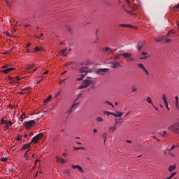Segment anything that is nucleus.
Returning <instances> with one entry per match:
<instances>
[{
    "label": "nucleus",
    "mask_w": 179,
    "mask_h": 179,
    "mask_svg": "<svg viewBox=\"0 0 179 179\" xmlns=\"http://www.w3.org/2000/svg\"><path fill=\"white\" fill-rule=\"evenodd\" d=\"M105 51H106L107 52H113V50L111 49H110L109 48H106Z\"/></svg>",
    "instance_id": "38"
},
{
    "label": "nucleus",
    "mask_w": 179,
    "mask_h": 179,
    "mask_svg": "<svg viewBox=\"0 0 179 179\" xmlns=\"http://www.w3.org/2000/svg\"><path fill=\"white\" fill-rule=\"evenodd\" d=\"M137 48L138 50V51H141V50H142V48H143V45H137Z\"/></svg>",
    "instance_id": "28"
},
{
    "label": "nucleus",
    "mask_w": 179,
    "mask_h": 179,
    "mask_svg": "<svg viewBox=\"0 0 179 179\" xmlns=\"http://www.w3.org/2000/svg\"><path fill=\"white\" fill-rule=\"evenodd\" d=\"M176 148H178V145H172L171 147V148L169 150H168L169 155H171V151L174 150V149H176Z\"/></svg>",
    "instance_id": "12"
},
{
    "label": "nucleus",
    "mask_w": 179,
    "mask_h": 179,
    "mask_svg": "<svg viewBox=\"0 0 179 179\" xmlns=\"http://www.w3.org/2000/svg\"><path fill=\"white\" fill-rule=\"evenodd\" d=\"M171 39H166L165 41V43H171Z\"/></svg>",
    "instance_id": "57"
},
{
    "label": "nucleus",
    "mask_w": 179,
    "mask_h": 179,
    "mask_svg": "<svg viewBox=\"0 0 179 179\" xmlns=\"http://www.w3.org/2000/svg\"><path fill=\"white\" fill-rule=\"evenodd\" d=\"M37 51H40V48H38V47L35 48L34 52H37Z\"/></svg>",
    "instance_id": "46"
},
{
    "label": "nucleus",
    "mask_w": 179,
    "mask_h": 179,
    "mask_svg": "<svg viewBox=\"0 0 179 179\" xmlns=\"http://www.w3.org/2000/svg\"><path fill=\"white\" fill-rule=\"evenodd\" d=\"M121 51L117 52V55H114V53L113 54V61L115 62L116 59H120V56L121 55L122 53Z\"/></svg>",
    "instance_id": "10"
},
{
    "label": "nucleus",
    "mask_w": 179,
    "mask_h": 179,
    "mask_svg": "<svg viewBox=\"0 0 179 179\" xmlns=\"http://www.w3.org/2000/svg\"><path fill=\"white\" fill-rule=\"evenodd\" d=\"M78 101V99H76L74 101H73V104H72V106H71V108H76V107H78V106H79V102H77Z\"/></svg>",
    "instance_id": "11"
},
{
    "label": "nucleus",
    "mask_w": 179,
    "mask_h": 179,
    "mask_svg": "<svg viewBox=\"0 0 179 179\" xmlns=\"http://www.w3.org/2000/svg\"><path fill=\"white\" fill-rule=\"evenodd\" d=\"M16 80H17V82H19V80H20V77H16Z\"/></svg>",
    "instance_id": "63"
},
{
    "label": "nucleus",
    "mask_w": 179,
    "mask_h": 179,
    "mask_svg": "<svg viewBox=\"0 0 179 179\" xmlns=\"http://www.w3.org/2000/svg\"><path fill=\"white\" fill-rule=\"evenodd\" d=\"M1 162H8V158L6 157H3L1 159Z\"/></svg>",
    "instance_id": "31"
},
{
    "label": "nucleus",
    "mask_w": 179,
    "mask_h": 179,
    "mask_svg": "<svg viewBox=\"0 0 179 179\" xmlns=\"http://www.w3.org/2000/svg\"><path fill=\"white\" fill-rule=\"evenodd\" d=\"M164 40H166V36L155 38V41H157V43H160V41H164Z\"/></svg>",
    "instance_id": "14"
},
{
    "label": "nucleus",
    "mask_w": 179,
    "mask_h": 179,
    "mask_svg": "<svg viewBox=\"0 0 179 179\" xmlns=\"http://www.w3.org/2000/svg\"><path fill=\"white\" fill-rule=\"evenodd\" d=\"M106 104H108V106H111V107H113V108H114V105H113V103H111V102H108V101H106L105 102Z\"/></svg>",
    "instance_id": "37"
},
{
    "label": "nucleus",
    "mask_w": 179,
    "mask_h": 179,
    "mask_svg": "<svg viewBox=\"0 0 179 179\" xmlns=\"http://www.w3.org/2000/svg\"><path fill=\"white\" fill-rule=\"evenodd\" d=\"M6 124L12 125V121L9 120V121L6 122Z\"/></svg>",
    "instance_id": "44"
},
{
    "label": "nucleus",
    "mask_w": 179,
    "mask_h": 179,
    "mask_svg": "<svg viewBox=\"0 0 179 179\" xmlns=\"http://www.w3.org/2000/svg\"><path fill=\"white\" fill-rule=\"evenodd\" d=\"M80 72L81 73H89V72H90V70H89L87 67H82L81 69H80Z\"/></svg>",
    "instance_id": "8"
},
{
    "label": "nucleus",
    "mask_w": 179,
    "mask_h": 179,
    "mask_svg": "<svg viewBox=\"0 0 179 179\" xmlns=\"http://www.w3.org/2000/svg\"><path fill=\"white\" fill-rule=\"evenodd\" d=\"M72 111H73V108H71V110H69V114L70 115V114H72Z\"/></svg>",
    "instance_id": "49"
},
{
    "label": "nucleus",
    "mask_w": 179,
    "mask_h": 179,
    "mask_svg": "<svg viewBox=\"0 0 179 179\" xmlns=\"http://www.w3.org/2000/svg\"><path fill=\"white\" fill-rule=\"evenodd\" d=\"M82 96H83V94H82V93L79 94L78 95V96H77V99H80V97H82Z\"/></svg>",
    "instance_id": "52"
},
{
    "label": "nucleus",
    "mask_w": 179,
    "mask_h": 179,
    "mask_svg": "<svg viewBox=\"0 0 179 179\" xmlns=\"http://www.w3.org/2000/svg\"><path fill=\"white\" fill-rule=\"evenodd\" d=\"M73 149H75V150H80V149L83 150L85 149V148H83V147H80V148L73 147Z\"/></svg>",
    "instance_id": "27"
},
{
    "label": "nucleus",
    "mask_w": 179,
    "mask_h": 179,
    "mask_svg": "<svg viewBox=\"0 0 179 179\" xmlns=\"http://www.w3.org/2000/svg\"><path fill=\"white\" fill-rule=\"evenodd\" d=\"M31 145V143H27V144H25L22 147V150H26V149H29V148H30V145Z\"/></svg>",
    "instance_id": "13"
},
{
    "label": "nucleus",
    "mask_w": 179,
    "mask_h": 179,
    "mask_svg": "<svg viewBox=\"0 0 179 179\" xmlns=\"http://www.w3.org/2000/svg\"><path fill=\"white\" fill-rule=\"evenodd\" d=\"M34 125H36L35 120H30L24 122V127H25L26 129H30Z\"/></svg>",
    "instance_id": "2"
},
{
    "label": "nucleus",
    "mask_w": 179,
    "mask_h": 179,
    "mask_svg": "<svg viewBox=\"0 0 179 179\" xmlns=\"http://www.w3.org/2000/svg\"><path fill=\"white\" fill-rule=\"evenodd\" d=\"M168 129L176 134H179V129L177 127L176 124H172L169 127Z\"/></svg>",
    "instance_id": "3"
},
{
    "label": "nucleus",
    "mask_w": 179,
    "mask_h": 179,
    "mask_svg": "<svg viewBox=\"0 0 179 179\" xmlns=\"http://www.w3.org/2000/svg\"><path fill=\"white\" fill-rule=\"evenodd\" d=\"M131 92H136V87H132Z\"/></svg>",
    "instance_id": "50"
},
{
    "label": "nucleus",
    "mask_w": 179,
    "mask_h": 179,
    "mask_svg": "<svg viewBox=\"0 0 179 179\" xmlns=\"http://www.w3.org/2000/svg\"><path fill=\"white\" fill-rule=\"evenodd\" d=\"M64 173L65 174H67V176H69V174H71V171H69V170L68 169L64 170Z\"/></svg>",
    "instance_id": "32"
},
{
    "label": "nucleus",
    "mask_w": 179,
    "mask_h": 179,
    "mask_svg": "<svg viewBox=\"0 0 179 179\" xmlns=\"http://www.w3.org/2000/svg\"><path fill=\"white\" fill-rule=\"evenodd\" d=\"M36 137L37 139H41L43 136V133H39L38 134H37L36 136H35Z\"/></svg>",
    "instance_id": "19"
},
{
    "label": "nucleus",
    "mask_w": 179,
    "mask_h": 179,
    "mask_svg": "<svg viewBox=\"0 0 179 179\" xmlns=\"http://www.w3.org/2000/svg\"><path fill=\"white\" fill-rule=\"evenodd\" d=\"M141 54L142 55H148V52H143Z\"/></svg>",
    "instance_id": "60"
},
{
    "label": "nucleus",
    "mask_w": 179,
    "mask_h": 179,
    "mask_svg": "<svg viewBox=\"0 0 179 179\" xmlns=\"http://www.w3.org/2000/svg\"><path fill=\"white\" fill-rule=\"evenodd\" d=\"M105 114H107V115H108V116H110V115H113V114H114V113H110V112H108V111H106V112H105Z\"/></svg>",
    "instance_id": "35"
},
{
    "label": "nucleus",
    "mask_w": 179,
    "mask_h": 179,
    "mask_svg": "<svg viewBox=\"0 0 179 179\" xmlns=\"http://www.w3.org/2000/svg\"><path fill=\"white\" fill-rule=\"evenodd\" d=\"M6 36H8V37L10 36V34L9 32H6Z\"/></svg>",
    "instance_id": "62"
},
{
    "label": "nucleus",
    "mask_w": 179,
    "mask_h": 179,
    "mask_svg": "<svg viewBox=\"0 0 179 179\" xmlns=\"http://www.w3.org/2000/svg\"><path fill=\"white\" fill-rule=\"evenodd\" d=\"M39 139L37 138V137L35 136L34 137H33L31 141L30 142V143H37V142H38Z\"/></svg>",
    "instance_id": "16"
},
{
    "label": "nucleus",
    "mask_w": 179,
    "mask_h": 179,
    "mask_svg": "<svg viewBox=\"0 0 179 179\" xmlns=\"http://www.w3.org/2000/svg\"><path fill=\"white\" fill-rule=\"evenodd\" d=\"M34 64H28L27 66V69H33V67L34 66Z\"/></svg>",
    "instance_id": "21"
},
{
    "label": "nucleus",
    "mask_w": 179,
    "mask_h": 179,
    "mask_svg": "<svg viewBox=\"0 0 179 179\" xmlns=\"http://www.w3.org/2000/svg\"><path fill=\"white\" fill-rule=\"evenodd\" d=\"M6 122L7 121L3 119H1V124H6Z\"/></svg>",
    "instance_id": "48"
},
{
    "label": "nucleus",
    "mask_w": 179,
    "mask_h": 179,
    "mask_svg": "<svg viewBox=\"0 0 179 179\" xmlns=\"http://www.w3.org/2000/svg\"><path fill=\"white\" fill-rule=\"evenodd\" d=\"M20 118H21L22 120H24V118H26V114L23 113V114L21 115Z\"/></svg>",
    "instance_id": "41"
},
{
    "label": "nucleus",
    "mask_w": 179,
    "mask_h": 179,
    "mask_svg": "<svg viewBox=\"0 0 179 179\" xmlns=\"http://www.w3.org/2000/svg\"><path fill=\"white\" fill-rule=\"evenodd\" d=\"M120 27H127V24H120Z\"/></svg>",
    "instance_id": "39"
},
{
    "label": "nucleus",
    "mask_w": 179,
    "mask_h": 179,
    "mask_svg": "<svg viewBox=\"0 0 179 179\" xmlns=\"http://www.w3.org/2000/svg\"><path fill=\"white\" fill-rule=\"evenodd\" d=\"M117 129V126H113V127H110V131L114 132Z\"/></svg>",
    "instance_id": "26"
},
{
    "label": "nucleus",
    "mask_w": 179,
    "mask_h": 179,
    "mask_svg": "<svg viewBox=\"0 0 179 179\" xmlns=\"http://www.w3.org/2000/svg\"><path fill=\"white\" fill-rule=\"evenodd\" d=\"M125 61H127V62H135V59L131 56L129 57V58L125 59Z\"/></svg>",
    "instance_id": "15"
},
{
    "label": "nucleus",
    "mask_w": 179,
    "mask_h": 179,
    "mask_svg": "<svg viewBox=\"0 0 179 179\" xmlns=\"http://www.w3.org/2000/svg\"><path fill=\"white\" fill-rule=\"evenodd\" d=\"M176 108H177L178 110H179L178 101H176Z\"/></svg>",
    "instance_id": "47"
},
{
    "label": "nucleus",
    "mask_w": 179,
    "mask_h": 179,
    "mask_svg": "<svg viewBox=\"0 0 179 179\" xmlns=\"http://www.w3.org/2000/svg\"><path fill=\"white\" fill-rule=\"evenodd\" d=\"M166 107H168L169 106V103L167 102V101L166 102H164Z\"/></svg>",
    "instance_id": "61"
},
{
    "label": "nucleus",
    "mask_w": 179,
    "mask_h": 179,
    "mask_svg": "<svg viewBox=\"0 0 179 179\" xmlns=\"http://www.w3.org/2000/svg\"><path fill=\"white\" fill-rule=\"evenodd\" d=\"M12 71H15V68L11 67V68H8L6 69L5 70H1L0 72H1V73H9V72H12Z\"/></svg>",
    "instance_id": "7"
},
{
    "label": "nucleus",
    "mask_w": 179,
    "mask_h": 179,
    "mask_svg": "<svg viewBox=\"0 0 179 179\" xmlns=\"http://www.w3.org/2000/svg\"><path fill=\"white\" fill-rule=\"evenodd\" d=\"M122 57H124L125 59H127L131 55H132L131 53H128V52H123L120 55Z\"/></svg>",
    "instance_id": "9"
},
{
    "label": "nucleus",
    "mask_w": 179,
    "mask_h": 179,
    "mask_svg": "<svg viewBox=\"0 0 179 179\" xmlns=\"http://www.w3.org/2000/svg\"><path fill=\"white\" fill-rule=\"evenodd\" d=\"M96 89V87L94 85H92L90 87L89 90H94Z\"/></svg>",
    "instance_id": "42"
},
{
    "label": "nucleus",
    "mask_w": 179,
    "mask_h": 179,
    "mask_svg": "<svg viewBox=\"0 0 179 179\" xmlns=\"http://www.w3.org/2000/svg\"><path fill=\"white\" fill-rule=\"evenodd\" d=\"M71 167H72V169H78V167H79V165H72L71 166Z\"/></svg>",
    "instance_id": "43"
},
{
    "label": "nucleus",
    "mask_w": 179,
    "mask_h": 179,
    "mask_svg": "<svg viewBox=\"0 0 179 179\" xmlns=\"http://www.w3.org/2000/svg\"><path fill=\"white\" fill-rule=\"evenodd\" d=\"M176 165L170 166L169 168V171H170V173H171V171H174V170H176Z\"/></svg>",
    "instance_id": "17"
},
{
    "label": "nucleus",
    "mask_w": 179,
    "mask_h": 179,
    "mask_svg": "<svg viewBox=\"0 0 179 179\" xmlns=\"http://www.w3.org/2000/svg\"><path fill=\"white\" fill-rule=\"evenodd\" d=\"M59 94H61V91H59L56 95H55V98L57 99L58 97V96H59Z\"/></svg>",
    "instance_id": "53"
},
{
    "label": "nucleus",
    "mask_w": 179,
    "mask_h": 179,
    "mask_svg": "<svg viewBox=\"0 0 179 179\" xmlns=\"http://www.w3.org/2000/svg\"><path fill=\"white\" fill-rule=\"evenodd\" d=\"M162 99H163L164 103L167 101V99L166 98V95H164V94H163V95H162Z\"/></svg>",
    "instance_id": "29"
},
{
    "label": "nucleus",
    "mask_w": 179,
    "mask_h": 179,
    "mask_svg": "<svg viewBox=\"0 0 179 179\" xmlns=\"http://www.w3.org/2000/svg\"><path fill=\"white\" fill-rule=\"evenodd\" d=\"M1 68H3V69H6L8 68V65H4L1 66Z\"/></svg>",
    "instance_id": "56"
},
{
    "label": "nucleus",
    "mask_w": 179,
    "mask_h": 179,
    "mask_svg": "<svg viewBox=\"0 0 179 179\" xmlns=\"http://www.w3.org/2000/svg\"><path fill=\"white\" fill-rule=\"evenodd\" d=\"M103 139L106 141V139H107V134H103Z\"/></svg>",
    "instance_id": "45"
},
{
    "label": "nucleus",
    "mask_w": 179,
    "mask_h": 179,
    "mask_svg": "<svg viewBox=\"0 0 179 179\" xmlns=\"http://www.w3.org/2000/svg\"><path fill=\"white\" fill-rule=\"evenodd\" d=\"M90 79H96L94 77H87L86 80H84L83 83L79 87V89H86L89 87L90 85H93V80Z\"/></svg>",
    "instance_id": "1"
},
{
    "label": "nucleus",
    "mask_w": 179,
    "mask_h": 179,
    "mask_svg": "<svg viewBox=\"0 0 179 179\" xmlns=\"http://www.w3.org/2000/svg\"><path fill=\"white\" fill-rule=\"evenodd\" d=\"M114 117H122V113L118 112L117 113H113Z\"/></svg>",
    "instance_id": "18"
},
{
    "label": "nucleus",
    "mask_w": 179,
    "mask_h": 179,
    "mask_svg": "<svg viewBox=\"0 0 179 179\" xmlns=\"http://www.w3.org/2000/svg\"><path fill=\"white\" fill-rule=\"evenodd\" d=\"M173 33H174V32H173V31H170L168 33L167 36H173Z\"/></svg>",
    "instance_id": "40"
},
{
    "label": "nucleus",
    "mask_w": 179,
    "mask_h": 179,
    "mask_svg": "<svg viewBox=\"0 0 179 179\" xmlns=\"http://www.w3.org/2000/svg\"><path fill=\"white\" fill-rule=\"evenodd\" d=\"M96 121H97V122H103V120L101 117H97L96 119Z\"/></svg>",
    "instance_id": "30"
},
{
    "label": "nucleus",
    "mask_w": 179,
    "mask_h": 179,
    "mask_svg": "<svg viewBox=\"0 0 179 179\" xmlns=\"http://www.w3.org/2000/svg\"><path fill=\"white\" fill-rule=\"evenodd\" d=\"M84 78H85V75H82V76L80 78H78L77 80L80 82V80H83Z\"/></svg>",
    "instance_id": "34"
},
{
    "label": "nucleus",
    "mask_w": 179,
    "mask_h": 179,
    "mask_svg": "<svg viewBox=\"0 0 179 179\" xmlns=\"http://www.w3.org/2000/svg\"><path fill=\"white\" fill-rule=\"evenodd\" d=\"M107 71H108V69H101L98 70V72L99 73H100V72L106 73V72H107Z\"/></svg>",
    "instance_id": "22"
},
{
    "label": "nucleus",
    "mask_w": 179,
    "mask_h": 179,
    "mask_svg": "<svg viewBox=\"0 0 179 179\" xmlns=\"http://www.w3.org/2000/svg\"><path fill=\"white\" fill-rule=\"evenodd\" d=\"M78 169L79 170V171H81V173H84L83 169L82 167H80V166H79V165H78Z\"/></svg>",
    "instance_id": "36"
},
{
    "label": "nucleus",
    "mask_w": 179,
    "mask_h": 179,
    "mask_svg": "<svg viewBox=\"0 0 179 179\" xmlns=\"http://www.w3.org/2000/svg\"><path fill=\"white\" fill-rule=\"evenodd\" d=\"M66 51H68V49L64 48L59 52V55H62V57H66V55H68V52H66Z\"/></svg>",
    "instance_id": "6"
},
{
    "label": "nucleus",
    "mask_w": 179,
    "mask_h": 179,
    "mask_svg": "<svg viewBox=\"0 0 179 179\" xmlns=\"http://www.w3.org/2000/svg\"><path fill=\"white\" fill-rule=\"evenodd\" d=\"M127 27H129V29L134 28V27L131 24H127Z\"/></svg>",
    "instance_id": "55"
},
{
    "label": "nucleus",
    "mask_w": 179,
    "mask_h": 179,
    "mask_svg": "<svg viewBox=\"0 0 179 179\" xmlns=\"http://www.w3.org/2000/svg\"><path fill=\"white\" fill-rule=\"evenodd\" d=\"M62 156H64V157H66V156H68V154L64 152V153L62 154Z\"/></svg>",
    "instance_id": "59"
},
{
    "label": "nucleus",
    "mask_w": 179,
    "mask_h": 179,
    "mask_svg": "<svg viewBox=\"0 0 179 179\" xmlns=\"http://www.w3.org/2000/svg\"><path fill=\"white\" fill-rule=\"evenodd\" d=\"M147 101L149 103V104H152V99H150V97H148Z\"/></svg>",
    "instance_id": "33"
},
{
    "label": "nucleus",
    "mask_w": 179,
    "mask_h": 179,
    "mask_svg": "<svg viewBox=\"0 0 179 179\" xmlns=\"http://www.w3.org/2000/svg\"><path fill=\"white\" fill-rule=\"evenodd\" d=\"M30 152V150H27L24 154V157H26V160H29V157L27 156V153Z\"/></svg>",
    "instance_id": "24"
},
{
    "label": "nucleus",
    "mask_w": 179,
    "mask_h": 179,
    "mask_svg": "<svg viewBox=\"0 0 179 179\" xmlns=\"http://www.w3.org/2000/svg\"><path fill=\"white\" fill-rule=\"evenodd\" d=\"M6 130L9 129V125L8 124H6Z\"/></svg>",
    "instance_id": "64"
},
{
    "label": "nucleus",
    "mask_w": 179,
    "mask_h": 179,
    "mask_svg": "<svg viewBox=\"0 0 179 179\" xmlns=\"http://www.w3.org/2000/svg\"><path fill=\"white\" fill-rule=\"evenodd\" d=\"M176 174H177V172H173L168 178L169 179L173 178V177H174Z\"/></svg>",
    "instance_id": "25"
},
{
    "label": "nucleus",
    "mask_w": 179,
    "mask_h": 179,
    "mask_svg": "<svg viewBox=\"0 0 179 179\" xmlns=\"http://www.w3.org/2000/svg\"><path fill=\"white\" fill-rule=\"evenodd\" d=\"M167 153H169V150H166L164 153V156H167Z\"/></svg>",
    "instance_id": "54"
},
{
    "label": "nucleus",
    "mask_w": 179,
    "mask_h": 179,
    "mask_svg": "<svg viewBox=\"0 0 179 179\" xmlns=\"http://www.w3.org/2000/svg\"><path fill=\"white\" fill-rule=\"evenodd\" d=\"M137 66H138V68H140V69H142V71H143V72H145V75H147V76H149V71H148V69H146V68H145V66L143 65V64L138 63V64H137Z\"/></svg>",
    "instance_id": "4"
},
{
    "label": "nucleus",
    "mask_w": 179,
    "mask_h": 179,
    "mask_svg": "<svg viewBox=\"0 0 179 179\" xmlns=\"http://www.w3.org/2000/svg\"><path fill=\"white\" fill-rule=\"evenodd\" d=\"M121 66H122V65H121V63L118 62H112V68H113L114 69H115V68H121Z\"/></svg>",
    "instance_id": "5"
},
{
    "label": "nucleus",
    "mask_w": 179,
    "mask_h": 179,
    "mask_svg": "<svg viewBox=\"0 0 179 179\" xmlns=\"http://www.w3.org/2000/svg\"><path fill=\"white\" fill-rule=\"evenodd\" d=\"M67 31H70V33H72V30H71V27H67Z\"/></svg>",
    "instance_id": "51"
},
{
    "label": "nucleus",
    "mask_w": 179,
    "mask_h": 179,
    "mask_svg": "<svg viewBox=\"0 0 179 179\" xmlns=\"http://www.w3.org/2000/svg\"><path fill=\"white\" fill-rule=\"evenodd\" d=\"M51 99H52V96H49L48 97V99L46 100H45L44 103H48V101H50V100H51Z\"/></svg>",
    "instance_id": "23"
},
{
    "label": "nucleus",
    "mask_w": 179,
    "mask_h": 179,
    "mask_svg": "<svg viewBox=\"0 0 179 179\" xmlns=\"http://www.w3.org/2000/svg\"><path fill=\"white\" fill-rule=\"evenodd\" d=\"M56 159H57V162H61L62 164L66 163V161L62 158H59V157H57Z\"/></svg>",
    "instance_id": "20"
},
{
    "label": "nucleus",
    "mask_w": 179,
    "mask_h": 179,
    "mask_svg": "<svg viewBox=\"0 0 179 179\" xmlns=\"http://www.w3.org/2000/svg\"><path fill=\"white\" fill-rule=\"evenodd\" d=\"M147 57H148V56H145V57H141L140 59H146Z\"/></svg>",
    "instance_id": "58"
}]
</instances>
